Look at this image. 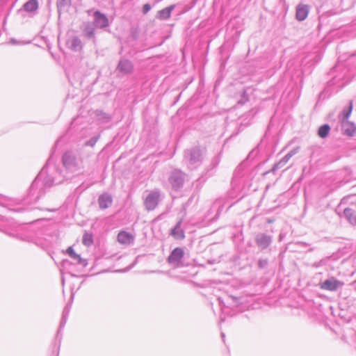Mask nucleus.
Masks as SVG:
<instances>
[{
  "label": "nucleus",
  "mask_w": 356,
  "mask_h": 356,
  "mask_svg": "<svg viewBox=\"0 0 356 356\" xmlns=\"http://www.w3.org/2000/svg\"><path fill=\"white\" fill-rule=\"evenodd\" d=\"M350 204V207L345 209L343 213L348 221L356 225V198H352Z\"/></svg>",
  "instance_id": "obj_1"
},
{
  "label": "nucleus",
  "mask_w": 356,
  "mask_h": 356,
  "mask_svg": "<svg viewBox=\"0 0 356 356\" xmlns=\"http://www.w3.org/2000/svg\"><path fill=\"white\" fill-rule=\"evenodd\" d=\"M184 251L182 248H175L168 258V261L174 266H179L181 259L184 257Z\"/></svg>",
  "instance_id": "obj_2"
},
{
  "label": "nucleus",
  "mask_w": 356,
  "mask_h": 356,
  "mask_svg": "<svg viewBox=\"0 0 356 356\" xmlns=\"http://www.w3.org/2000/svg\"><path fill=\"white\" fill-rule=\"evenodd\" d=\"M159 193L152 192L149 193L145 200L144 204L146 209L149 211L154 210L158 205Z\"/></svg>",
  "instance_id": "obj_3"
},
{
  "label": "nucleus",
  "mask_w": 356,
  "mask_h": 356,
  "mask_svg": "<svg viewBox=\"0 0 356 356\" xmlns=\"http://www.w3.org/2000/svg\"><path fill=\"white\" fill-rule=\"evenodd\" d=\"M343 284V282L338 281L334 277H332L322 283L321 284V289L327 291H336L339 287L341 286Z\"/></svg>",
  "instance_id": "obj_4"
},
{
  "label": "nucleus",
  "mask_w": 356,
  "mask_h": 356,
  "mask_svg": "<svg viewBox=\"0 0 356 356\" xmlns=\"http://www.w3.org/2000/svg\"><path fill=\"white\" fill-rule=\"evenodd\" d=\"M134 236L125 231H121L118 234V241L122 245H130L134 241Z\"/></svg>",
  "instance_id": "obj_5"
},
{
  "label": "nucleus",
  "mask_w": 356,
  "mask_h": 356,
  "mask_svg": "<svg viewBox=\"0 0 356 356\" xmlns=\"http://www.w3.org/2000/svg\"><path fill=\"white\" fill-rule=\"evenodd\" d=\"M94 17H95V24L97 26L100 27V28H104L108 26V20L104 15L100 13L98 11H96L94 13Z\"/></svg>",
  "instance_id": "obj_6"
},
{
  "label": "nucleus",
  "mask_w": 356,
  "mask_h": 356,
  "mask_svg": "<svg viewBox=\"0 0 356 356\" xmlns=\"http://www.w3.org/2000/svg\"><path fill=\"white\" fill-rule=\"evenodd\" d=\"M118 70L124 74H128L133 72L134 67L130 61L125 60L119 63Z\"/></svg>",
  "instance_id": "obj_7"
},
{
  "label": "nucleus",
  "mask_w": 356,
  "mask_h": 356,
  "mask_svg": "<svg viewBox=\"0 0 356 356\" xmlns=\"http://www.w3.org/2000/svg\"><path fill=\"white\" fill-rule=\"evenodd\" d=\"M309 13V8L307 5L299 4L296 8V19L299 21L305 20Z\"/></svg>",
  "instance_id": "obj_8"
},
{
  "label": "nucleus",
  "mask_w": 356,
  "mask_h": 356,
  "mask_svg": "<svg viewBox=\"0 0 356 356\" xmlns=\"http://www.w3.org/2000/svg\"><path fill=\"white\" fill-rule=\"evenodd\" d=\"M98 204L101 209H107L112 204V197L108 194H102L98 199Z\"/></svg>",
  "instance_id": "obj_9"
},
{
  "label": "nucleus",
  "mask_w": 356,
  "mask_h": 356,
  "mask_svg": "<svg viewBox=\"0 0 356 356\" xmlns=\"http://www.w3.org/2000/svg\"><path fill=\"white\" fill-rule=\"evenodd\" d=\"M341 122L344 134L348 136H352L356 131V127L355 125L348 121H342Z\"/></svg>",
  "instance_id": "obj_10"
},
{
  "label": "nucleus",
  "mask_w": 356,
  "mask_h": 356,
  "mask_svg": "<svg viewBox=\"0 0 356 356\" xmlns=\"http://www.w3.org/2000/svg\"><path fill=\"white\" fill-rule=\"evenodd\" d=\"M174 8L175 6L172 5L161 10L158 13L157 17L160 19H167L170 18Z\"/></svg>",
  "instance_id": "obj_11"
},
{
  "label": "nucleus",
  "mask_w": 356,
  "mask_h": 356,
  "mask_svg": "<svg viewBox=\"0 0 356 356\" xmlns=\"http://www.w3.org/2000/svg\"><path fill=\"white\" fill-rule=\"evenodd\" d=\"M38 8L37 0H29L24 5V9L27 12L35 11Z\"/></svg>",
  "instance_id": "obj_12"
},
{
  "label": "nucleus",
  "mask_w": 356,
  "mask_h": 356,
  "mask_svg": "<svg viewBox=\"0 0 356 356\" xmlns=\"http://www.w3.org/2000/svg\"><path fill=\"white\" fill-rule=\"evenodd\" d=\"M353 108V102H350L349 105L348 106V107L344 108L343 112H342L341 120H340L341 122H342V121H348L347 120H348V118H349L350 115L352 113Z\"/></svg>",
  "instance_id": "obj_13"
},
{
  "label": "nucleus",
  "mask_w": 356,
  "mask_h": 356,
  "mask_svg": "<svg viewBox=\"0 0 356 356\" xmlns=\"http://www.w3.org/2000/svg\"><path fill=\"white\" fill-rule=\"evenodd\" d=\"M330 131V126L328 124H324L318 129V135L319 137L324 138L328 136Z\"/></svg>",
  "instance_id": "obj_14"
},
{
  "label": "nucleus",
  "mask_w": 356,
  "mask_h": 356,
  "mask_svg": "<svg viewBox=\"0 0 356 356\" xmlns=\"http://www.w3.org/2000/svg\"><path fill=\"white\" fill-rule=\"evenodd\" d=\"M83 243L86 246H90L93 243L92 235L89 233H85L82 238Z\"/></svg>",
  "instance_id": "obj_15"
},
{
  "label": "nucleus",
  "mask_w": 356,
  "mask_h": 356,
  "mask_svg": "<svg viewBox=\"0 0 356 356\" xmlns=\"http://www.w3.org/2000/svg\"><path fill=\"white\" fill-rule=\"evenodd\" d=\"M66 252L69 254V256L78 261L79 262H81V258L80 257L79 254H76L75 252V251L74 250V249L72 248V247H69L67 250H66Z\"/></svg>",
  "instance_id": "obj_16"
},
{
  "label": "nucleus",
  "mask_w": 356,
  "mask_h": 356,
  "mask_svg": "<svg viewBox=\"0 0 356 356\" xmlns=\"http://www.w3.org/2000/svg\"><path fill=\"white\" fill-rule=\"evenodd\" d=\"M176 229H177L176 228L172 230V234L175 236V238H177V239H182V238H184V234L183 232L180 231V233H179L178 232H177Z\"/></svg>",
  "instance_id": "obj_17"
},
{
  "label": "nucleus",
  "mask_w": 356,
  "mask_h": 356,
  "mask_svg": "<svg viewBox=\"0 0 356 356\" xmlns=\"http://www.w3.org/2000/svg\"><path fill=\"white\" fill-rule=\"evenodd\" d=\"M150 9H151V6H150V5H149V4H148V3L145 4V5L143 6V13H144L145 14V13H148V12L150 10Z\"/></svg>",
  "instance_id": "obj_18"
},
{
  "label": "nucleus",
  "mask_w": 356,
  "mask_h": 356,
  "mask_svg": "<svg viewBox=\"0 0 356 356\" xmlns=\"http://www.w3.org/2000/svg\"><path fill=\"white\" fill-rule=\"evenodd\" d=\"M264 238L267 243H269L270 238L268 237L264 236Z\"/></svg>",
  "instance_id": "obj_19"
},
{
  "label": "nucleus",
  "mask_w": 356,
  "mask_h": 356,
  "mask_svg": "<svg viewBox=\"0 0 356 356\" xmlns=\"http://www.w3.org/2000/svg\"><path fill=\"white\" fill-rule=\"evenodd\" d=\"M349 199H350V197H347L346 198H343L344 201H348Z\"/></svg>",
  "instance_id": "obj_20"
}]
</instances>
